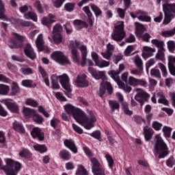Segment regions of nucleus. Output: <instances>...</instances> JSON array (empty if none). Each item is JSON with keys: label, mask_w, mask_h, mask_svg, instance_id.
<instances>
[{"label": "nucleus", "mask_w": 175, "mask_h": 175, "mask_svg": "<svg viewBox=\"0 0 175 175\" xmlns=\"http://www.w3.org/2000/svg\"><path fill=\"white\" fill-rule=\"evenodd\" d=\"M158 67L161 69L163 77H166V76H167V70L166 69V66L162 63H159Z\"/></svg>", "instance_id": "5fc2aeb1"}, {"label": "nucleus", "mask_w": 175, "mask_h": 175, "mask_svg": "<svg viewBox=\"0 0 175 175\" xmlns=\"http://www.w3.org/2000/svg\"><path fill=\"white\" fill-rule=\"evenodd\" d=\"M6 9L5 8V3L2 0H0V20L5 18V12Z\"/></svg>", "instance_id": "37998d69"}, {"label": "nucleus", "mask_w": 175, "mask_h": 175, "mask_svg": "<svg viewBox=\"0 0 175 175\" xmlns=\"http://www.w3.org/2000/svg\"><path fill=\"white\" fill-rule=\"evenodd\" d=\"M58 79H59L60 84L64 90L65 95H66L68 98H72V89L70 88V83H69V77L66 74L59 76H57V75H51V80L52 90H59Z\"/></svg>", "instance_id": "f03ea898"}, {"label": "nucleus", "mask_w": 175, "mask_h": 175, "mask_svg": "<svg viewBox=\"0 0 175 175\" xmlns=\"http://www.w3.org/2000/svg\"><path fill=\"white\" fill-rule=\"evenodd\" d=\"M105 159L108 162V166L110 169H113V166L114 165V160L113 157L110 154H105Z\"/></svg>", "instance_id": "8fccbe9b"}, {"label": "nucleus", "mask_w": 175, "mask_h": 175, "mask_svg": "<svg viewBox=\"0 0 175 175\" xmlns=\"http://www.w3.org/2000/svg\"><path fill=\"white\" fill-rule=\"evenodd\" d=\"M151 76H154V77H157L158 79H161V72L158 69L153 68L150 70Z\"/></svg>", "instance_id": "052dcab7"}, {"label": "nucleus", "mask_w": 175, "mask_h": 175, "mask_svg": "<svg viewBox=\"0 0 175 175\" xmlns=\"http://www.w3.org/2000/svg\"><path fill=\"white\" fill-rule=\"evenodd\" d=\"M58 124H59V120L58 118H53L51 120V122H50L51 126H52V128H53L54 129L57 128V126L58 125Z\"/></svg>", "instance_id": "680f3d73"}, {"label": "nucleus", "mask_w": 175, "mask_h": 175, "mask_svg": "<svg viewBox=\"0 0 175 175\" xmlns=\"http://www.w3.org/2000/svg\"><path fill=\"white\" fill-rule=\"evenodd\" d=\"M24 53L27 57L30 58V59H35V58H36V53H35L31 44H26L24 49Z\"/></svg>", "instance_id": "dca6fc26"}, {"label": "nucleus", "mask_w": 175, "mask_h": 175, "mask_svg": "<svg viewBox=\"0 0 175 175\" xmlns=\"http://www.w3.org/2000/svg\"><path fill=\"white\" fill-rule=\"evenodd\" d=\"M135 92H137L136 95L134 97V99L138 102L141 106H143L144 105V102H146L148 98H150V95L147 94L144 91V90L142 88H135Z\"/></svg>", "instance_id": "1a4fd4ad"}, {"label": "nucleus", "mask_w": 175, "mask_h": 175, "mask_svg": "<svg viewBox=\"0 0 175 175\" xmlns=\"http://www.w3.org/2000/svg\"><path fill=\"white\" fill-rule=\"evenodd\" d=\"M162 131H163L165 137H170V135H172V128H170L169 126H165L163 128Z\"/></svg>", "instance_id": "13d9d810"}, {"label": "nucleus", "mask_w": 175, "mask_h": 175, "mask_svg": "<svg viewBox=\"0 0 175 175\" xmlns=\"http://www.w3.org/2000/svg\"><path fill=\"white\" fill-rule=\"evenodd\" d=\"M62 31H63L62 26L61 25L57 24L55 26H53L52 33L53 34L61 33Z\"/></svg>", "instance_id": "de8ad7c7"}, {"label": "nucleus", "mask_w": 175, "mask_h": 175, "mask_svg": "<svg viewBox=\"0 0 175 175\" xmlns=\"http://www.w3.org/2000/svg\"><path fill=\"white\" fill-rule=\"evenodd\" d=\"M129 14L132 18H137L139 21L145 23H150L151 21V17L148 16V14L140 10H137L135 14L133 12H129Z\"/></svg>", "instance_id": "9d476101"}, {"label": "nucleus", "mask_w": 175, "mask_h": 175, "mask_svg": "<svg viewBox=\"0 0 175 175\" xmlns=\"http://www.w3.org/2000/svg\"><path fill=\"white\" fill-rule=\"evenodd\" d=\"M13 39L10 40L9 46L10 49H16L23 46V42H26L25 36H21L17 33H12Z\"/></svg>", "instance_id": "6e6552de"}, {"label": "nucleus", "mask_w": 175, "mask_h": 175, "mask_svg": "<svg viewBox=\"0 0 175 175\" xmlns=\"http://www.w3.org/2000/svg\"><path fill=\"white\" fill-rule=\"evenodd\" d=\"M51 58L55 61V62H57V64H59L60 65H70V60L65 55L64 53L61 51H54L51 55Z\"/></svg>", "instance_id": "0eeeda50"}, {"label": "nucleus", "mask_w": 175, "mask_h": 175, "mask_svg": "<svg viewBox=\"0 0 175 175\" xmlns=\"http://www.w3.org/2000/svg\"><path fill=\"white\" fill-rule=\"evenodd\" d=\"M151 43L159 49H163V42L161 40L154 39L151 41Z\"/></svg>", "instance_id": "864d4df0"}, {"label": "nucleus", "mask_w": 175, "mask_h": 175, "mask_svg": "<svg viewBox=\"0 0 175 175\" xmlns=\"http://www.w3.org/2000/svg\"><path fill=\"white\" fill-rule=\"evenodd\" d=\"M95 66L100 68H107L108 66H110V62L105 59H98V61L95 64Z\"/></svg>", "instance_id": "f704fd0d"}, {"label": "nucleus", "mask_w": 175, "mask_h": 175, "mask_svg": "<svg viewBox=\"0 0 175 175\" xmlns=\"http://www.w3.org/2000/svg\"><path fill=\"white\" fill-rule=\"evenodd\" d=\"M75 83L77 87H88V81L87 80V75L84 74H80L77 75Z\"/></svg>", "instance_id": "ddd939ff"}, {"label": "nucleus", "mask_w": 175, "mask_h": 175, "mask_svg": "<svg viewBox=\"0 0 175 175\" xmlns=\"http://www.w3.org/2000/svg\"><path fill=\"white\" fill-rule=\"evenodd\" d=\"M69 48L71 50V58L75 64H80V53L79 49L81 53V57H87L88 52L87 51V46L80 44V42L75 40L70 41Z\"/></svg>", "instance_id": "7ed1b4c3"}, {"label": "nucleus", "mask_w": 175, "mask_h": 175, "mask_svg": "<svg viewBox=\"0 0 175 175\" xmlns=\"http://www.w3.org/2000/svg\"><path fill=\"white\" fill-rule=\"evenodd\" d=\"M156 50L154 48H151L150 46H144L143 47V52H142V57L145 59L150 57H152L154 55V53H155Z\"/></svg>", "instance_id": "f3484780"}, {"label": "nucleus", "mask_w": 175, "mask_h": 175, "mask_svg": "<svg viewBox=\"0 0 175 175\" xmlns=\"http://www.w3.org/2000/svg\"><path fill=\"white\" fill-rule=\"evenodd\" d=\"M166 165L167 166V167H173L175 165V159L174 157L173 156L170 157L166 162Z\"/></svg>", "instance_id": "3c124183"}, {"label": "nucleus", "mask_w": 175, "mask_h": 175, "mask_svg": "<svg viewBox=\"0 0 175 175\" xmlns=\"http://www.w3.org/2000/svg\"><path fill=\"white\" fill-rule=\"evenodd\" d=\"M126 36V33L124 31V21L118 22L115 26V30L111 33V39L115 42H121Z\"/></svg>", "instance_id": "423d86ee"}, {"label": "nucleus", "mask_w": 175, "mask_h": 175, "mask_svg": "<svg viewBox=\"0 0 175 175\" xmlns=\"http://www.w3.org/2000/svg\"><path fill=\"white\" fill-rule=\"evenodd\" d=\"M36 112V111H35L34 109H31L28 107L23 108V113L25 116V117H27V118H32L33 114H35Z\"/></svg>", "instance_id": "72a5a7b5"}, {"label": "nucleus", "mask_w": 175, "mask_h": 175, "mask_svg": "<svg viewBox=\"0 0 175 175\" xmlns=\"http://www.w3.org/2000/svg\"><path fill=\"white\" fill-rule=\"evenodd\" d=\"M139 79L135 78L133 76H130L128 78L127 83L131 87H137V81Z\"/></svg>", "instance_id": "ea45409f"}, {"label": "nucleus", "mask_w": 175, "mask_h": 175, "mask_svg": "<svg viewBox=\"0 0 175 175\" xmlns=\"http://www.w3.org/2000/svg\"><path fill=\"white\" fill-rule=\"evenodd\" d=\"M92 12H94L96 17H99V16H102V10H100V9L96 6L95 4H92L90 6Z\"/></svg>", "instance_id": "a19ab883"}, {"label": "nucleus", "mask_w": 175, "mask_h": 175, "mask_svg": "<svg viewBox=\"0 0 175 175\" xmlns=\"http://www.w3.org/2000/svg\"><path fill=\"white\" fill-rule=\"evenodd\" d=\"M59 155L64 161H70V158H72L70 153L66 150H62L59 152Z\"/></svg>", "instance_id": "c756f323"}, {"label": "nucleus", "mask_w": 175, "mask_h": 175, "mask_svg": "<svg viewBox=\"0 0 175 175\" xmlns=\"http://www.w3.org/2000/svg\"><path fill=\"white\" fill-rule=\"evenodd\" d=\"M52 2L53 3V6L56 8L57 9H59L62 5H64V1L62 0H52Z\"/></svg>", "instance_id": "e2e57ef3"}, {"label": "nucleus", "mask_w": 175, "mask_h": 175, "mask_svg": "<svg viewBox=\"0 0 175 175\" xmlns=\"http://www.w3.org/2000/svg\"><path fill=\"white\" fill-rule=\"evenodd\" d=\"M31 135L32 137H33V139L43 140V139L44 138L43 133L38 127L33 128L31 131Z\"/></svg>", "instance_id": "a211bd4d"}, {"label": "nucleus", "mask_w": 175, "mask_h": 175, "mask_svg": "<svg viewBox=\"0 0 175 175\" xmlns=\"http://www.w3.org/2000/svg\"><path fill=\"white\" fill-rule=\"evenodd\" d=\"M92 173L94 174V175H106V174L105 173V170H103L102 167H99V168H97L96 170H94L92 171Z\"/></svg>", "instance_id": "69168bd1"}, {"label": "nucleus", "mask_w": 175, "mask_h": 175, "mask_svg": "<svg viewBox=\"0 0 175 175\" xmlns=\"http://www.w3.org/2000/svg\"><path fill=\"white\" fill-rule=\"evenodd\" d=\"M109 104L112 111H114V110L117 109H120V104L116 100H109Z\"/></svg>", "instance_id": "09e8293b"}, {"label": "nucleus", "mask_w": 175, "mask_h": 175, "mask_svg": "<svg viewBox=\"0 0 175 175\" xmlns=\"http://www.w3.org/2000/svg\"><path fill=\"white\" fill-rule=\"evenodd\" d=\"M21 83L23 87H26L27 88H35L36 87V83L31 79L23 80Z\"/></svg>", "instance_id": "2f4dec72"}, {"label": "nucleus", "mask_w": 175, "mask_h": 175, "mask_svg": "<svg viewBox=\"0 0 175 175\" xmlns=\"http://www.w3.org/2000/svg\"><path fill=\"white\" fill-rule=\"evenodd\" d=\"M130 73L135 76H142L143 74V68H138V70H130Z\"/></svg>", "instance_id": "bf43d9fd"}, {"label": "nucleus", "mask_w": 175, "mask_h": 175, "mask_svg": "<svg viewBox=\"0 0 175 175\" xmlns=\"http://www.w3.org/2000/svg\"><path fill=\"white\" fill-rule=\"evenodd\" d=\"M154 154L159 155V158H165L166 155L169 154V149L167 145L162 139V137L159 135H157L154 137Z\"/></svg>", "instance_id": "20e7f679"}, {"label": "nucleus", "mask_w": 175, "mask_h": 175, "mask_svg": "<svg viewBox=\"0 0 175 175\" xmlns=\"http://www.w3.org/2000/svg\"><path fill=\"white\" fill-rule=\"evenodd\" d=\"M156 58L158 59H160L161 61H163L165 59V49H159L157 55H156Z\"/></svg>", "instance_id": "49530a36"}, {"label": "nucleus", "mask_w": 175, "mask_h": 175, "mask_svg": "<svg viewBox=\"0 0 175 175\" xmlns=\"http://www.w3.org/2000/svg\"><path fill=\"white\" fill-rule=\"evenodd\" d=\"M50 42H53L55 44H60V43H64V37L61 33L53 34L52 39L51 38L49 37Z\"/></svg>", "instance_id": "b1692460"}, {"label": "nucleus", "mask_w": 175, "mask_h": 175, "mask_svg": "<svg viewBox=\"0 0 175 175\" xmlns=\"http://www.w3.org/2000/svg\"><path fill=\"white\" fill-rule=\"evenodd\" d=\"M74 27L75 29L80 31V29H83V28H85L87 27V23L81 20H75L73 21Z\"/></svg>", "instance_id": "cd10ccee"}, {"label": "nucleus", "mask_w": 175, "mask_h": 175, "mask_svg": "<svg viewBox=\"0 0 175 175\" xmlns=\"http://www.w3.org/2000/svg\"><path fill=\"white\" fill-rule=\"evenodd\" d=\"M116 96L120 102L122 103V108L123 109L124 113H125L127 116H132L133 112L131 110H129L128 107V103L124 102V96L120 92H116Z\"/></svg>", "instance_id": "f8f14e48"}, {"label": "nucleus", "mask_w": 175, "mask_h": 175, "mask_svg": "<svg viewBox=\"0 0 175 175\" xmlns=\"http://www.w3.org/2000/svg\"><path fill=\"white\" fill-rule=\"evenodd\" d=\"M90 161L92 163V172L100 167V163L96 158H90Z\"/></svg>", "instance_id": "4c0bfd02"}, {"label": "nucleus", "mask_w": 175, "mask_h": 175, "mask_svg": "<svg viewBox=\"0 0 175 175\" xmlns=\"http://www.w3.org/2000/svg\"><path fill=\"white\" fill-rule=\"evenodd\" d=\"M33 148L36 151L40 152V154H43L44 152H46L47 151V148L44 145L36 144L33 145Z\"/></svg>", "instance_id": "c9c22d12"}, {"label": "nucleus", "mask_w": 175, "mask_h": 175, "mask_svg": "<svg viewBox=\"0 0 175 175\" xmlns=\"http://www.w3.org/2000/svg\"><path fill=\"white\" fill-rule=\"evenodd\" d=\"M175 34V27L171 30H167L162 32L163 36L165 38H170L171 36H174Z\"/></svg>", "instance_id": "c03bdc74"}, {"label": "nucleus", "mask_w": 175, "mask_h": 175, "mask_svg": "<svg viewBox=\"0 0 175 175\" xmlns=\"http://www.w3.org/2000/svg\"><path fill=\"white\" fill-rule=\"evenodd\" d=\"M55 21H57L55 16L50 14L48 16L42 18L41 24H42V25H45L46 27H50V25H51V24L53 23H55Z\"/></svg>", "instance_id": "4468645a"}, {"label": "nucleus", "mask_w": 175, "mask_h": 175, "mask_svg": "<svg viewBox=\"0 0 175 175\" xmlns=\"http://www.w3.org/2000/svg\"><path fill=\"white\" fill-rule=\"evenodd\" d=\"M19 156L22 158H29L31 157V152L27 149H24L19 152Z\"/></svg>", "instance_id": "4d7b16f0"}, {"label": "nucleus", "mask_w": 175, "mask_h": 175, "mask_svg": "<svg viewBox=\"0 0 175 175\" xmlns=\"http://www.w3.org/2000/svg\"><path fill=\"white\" fill-rule=\"evenodd\" d=\"M64 145L67 147V148H69L70 151L73 152L74 154H77V148L76 147V145L75 144V142L72 139H66L64 141Z\"/></svg>", "instance_id": "5701e85b"}, {"label": "nucleus", "mask_w": 175, "mask_h": 175, "mask_svg": "<svg viewBox=\"0 0 175 175\" xmlns=\"http://www.w3.org/2000/svg\"><path fill=\"white\" fill-rule=\"evenodd\" d=\"M24 18L26 20H32L33 21H35V23L38 22V16L35 12H29L27 13H25L24 14Z\"/></svg>", "instance_id": "473e14b6"}, {"label": "nucleus", "mask_w": 175, "mask_h": 175, "mask_svg": "<svg viewBox=\"0 0 175 175\" xmlns=\"http://www.w3.org/2000/svg\"><path fill=\"white\" fill-rule=\"evenodd\" d=\"M64 9L67 12H73V10L75 9V3H68L65 4Z\"/></svg>", "instance_id": "0e129e2a"}, {"label": "nucleus", "mask_w": 175, "mask_h": 175, "mask_svg": "<svg viewBox=\"0 0 175 175\" xmlns=\"http://www.w3.org/2000/svg\"><path fill=\"white\" fill-rule=\"evenodd\" d=\"M163 10L164 14L175 13V3L169 4L168 3H164L163 4Z\"/></svg>", "instance_id": "6ab92c4d"}, {"label": "nucleus", "mask_w": 175, "mask_h": 175, "mask_svg": "<svg viewBox=\"0 0 175 175\" xmlns=\"http://www.w3.org/2000/svg\"><path fill=\"white\" fill-rule=\"evenodd\" d=\"M118 85L119 88H121L122 90L124 91V92L129 93V92H131V91H132V87H131L128 85H125V83H124L121 81L120 82H118Z\"/></svg>", "instance_id": "58836bf2"}, {"label": "nucleus", "mask_w": 175, "mask_h": 175, "mask_svg": "<svg viewBox=\"0 0 175 175\" xmlns=\"http://www.w3.org/2000/svg\"><path fill=\"white\" fill-rule=\"evenodd\" d=\"M10 87L5 84H0V95H8Z\"/></svg>", "instance_id": "e433bc0d"}, {"label": "nucleus", "mask_w": 175, "mask_h": 175, "mask_svg": "<svg viewBox=\"0 0 175 175\" xmlns=\"http://www.w3.org/2000/svg\"><path fill=\"white\" fill-rule=\"evenodd\" d=\"M44 44V40H43V34L40 33L38 36L36 40V45L38 51L43 50V45Z\"/></svg>", "instance_id": "a878e982"}, {"label": "nucleus", "mask_w": 175, "mask_h": 175, "mask_svg": "<svg viewBox=\"0 0 175 175\" xmlns=\"http://www.w3.org/2000/svg\"><path fill=\"white\" fill-rule=\"evenodd\" d=\"M7 166L3 167L6 175H17L21 170V163L14 161L12 159L6 161Z\"/></svg>", "instance_id": "39448f33"}, {"label": "nucleus", "mask_w": 175, "mask_h": 175, "mask_svg": "<svg viewBox=\"0 0 175 175\" xmlns=\"http://www.w3.org/2000/svg\"><path fill=\"white\" fill-rule=\"evenodd\" d=\"M18 94H20V86H18V83L17 82H12L10 96H16Z\"/></svg>", "instance_id": "393cba45"}, {"label": "nucleus", "mask_w": 175, "mask_h": 175, "mask_svg": "<svg viewBox=\"0 0 175 175\" xmlns=\"http://www.w3.org/2000/svg\"><path fill=\"white\" fill-rule=\"evenodd\" d=\"M135 35L139 38V36H142V34L147 31L144 25H143L142 23H135Z\"/></svg>", "instance_id": "aec40b11"}, {"label": "nucleus", "mask_w": 175, "mask_h": 175, "mask_svg": "<svg viewBox=\"0 0 175 175\" xmlns=\"http://www.w3.org/2000/svg\"><path fill=\"white\" fill-rule=\"evenodd\" d=\"M13 129H14V131H16V132H18L19 133H25V129H24L23 124L17 122L16 120H15L13 122Z\"/></svg>", "instance_id": "bb28decb"}, {"label": "nucleus", "mask_w": 175, "mask_h": 175, "mask_svg": "<svg viewBox=\"0 0 175 175\" xmlns=\"http://www.w3.org/2000/svg\"><path fill=\"white\" fill-rule=\"evenodd\" d=\"M157 96L159 98L158 103H161L162 105H165L167 106L169 105V101L166 99L165 96H163V93L159 92L157 93Z\"/></svg>", "instance_id": "7c9ffc66"}, {"label": "nucleus", "mask_w": 175, "mask_h": 175, "mask_svg": "<svg viewBox=\"0 0 175 175\" xmlns=\"http://www.w3.org/2000/svg\"><path fill=\"white\" fill-rule=\"evenodd\" d=\"M172 18H173V16L171 14H169V12L167 14H165V18L163 24H164V25H167V24L172 21Z\"/></svg>", "instance_id": "6e6d98bb"}, {"label": "nucleus", "mask_w": 175, "mask_h": 175, "mask_svg": "<svg viewBox=\"0 0 175 175\" xmlns=\"http://www.w3.org/2000/svg\"><path fill=\"white\" fill-rule=\"evenodd\" d=\"M64 109L68 114H72L75 121L84 127L85 129L90 131V129L95 126L96 117H95V115H94V112L90 111L89 116H87L83 110L79 108H75L70 104L64 105Z\"/></svg>", "instance_id": "f257e3e1"}, {"label": "nucleus", "mask_w": 175, "mask_h": 175, "mask_svg": "<svg viewBox=\"0 0 175 175\" xmlns=\"http://www.w3.org/2000/svg\"><path fill=\"white\" fill-rule=\"evenodd\" d=\"M33 120L35 122H37V124H42L43 122V117L42 116L39 115L36 111L35 113L32 116Z\"/></svg>", "instance_id": "79ce46f5"}, {"label": "nucleus", "mask_w": 175, "mask_h": 175, "mask_svg": "<svg viewBox=\"0 0 175 175\" xmlns=\"http://www.w3.org/2000/svg\"><path fill=\"white\" fill-rule=\"evenodd\" d=\"M143 131L146 142L151 140V139L152 138V135H154V131L152 130V129L146 126L144 127Z\"/></svg>", "instance_id": "412c9836"}, {"label": "nucleus", "mask_w": 175, "mask_h": 175, "mask_svg": "<svg viewBox=\"0 0 175 175\" xmlns=\"http://www.w3.org/2000/svg\"><path fill=\"white\" fill-rule=\"evenodd\" d=\"M5 105L12 113H18V105L16 103L8 102V100H4Z\"/></svg>", "instance_id": "4be33fe9"}, {"label": "nucleus", "mask_w": 175, "mask_h": 175, "mask_svg": "<svg viewBox=\"0 0 175 175\" xmlns=\"http://www.w3.org/2000/svg\"><path fill=\"white\" fill-rule=\"evenodd\" d=\"M134 62L137 68H143V61L139 55H136L134 59Z\"/></svg>", "instance_id": "603ef678"}, {"label": "nucleus", "mask_w": 175, "mask_h": 175, "mask_svg": "<svg viewBox=\"0 0 175 175\" xmlns=\"http://www.w3.org/2000/svg\"><path fill=\"white\" fill-rule=\"evenodd\" d=\"M20 71L21 72V73H23V75H25L26 76H28V75H32V68H21Z\"/></svg>", "instance_id": "338daca9"}, {"label": "nucleus", "mask_w": 175, "mask_h": 175, "mask_svg": "<svg viewBox=\"0 0 175 175\" xmlns=\"http://www.w3.org/2000/svg\"><path fill=\"white\" fill-rule=\"evenodd\" d=\"M108 75L110 76V77H111V79H113V80H114V81H116V83H117V84L121 81V80H120V77H118L120 72L117 70H109L108 71Z\"/></svg>", "instance_id": "c85d7f7f"}, {"label": "nucleus", "mask_w": 175, "mask_h": 175, "mask_svg": "<svg viewBox=\"0 0 175 175\" xmlns=\"http://www.w3.org/2000/svg\"><path fill=\"white\" fill-rule=\"evenodd\" d=\"M10 23H12L15 27H18V25H22V27H31L32 23L29 21H25L23 19H15L12 18L10 19Z\"/></svg>", "instance_id": "2eb2a0df"}, {"label": "nucleus", "mask_w": 175, "mask_h": 175, "mask_svg": "<svg viewBox=\"0 0 175 175\" xmlns=\"http://www.w3.org/2000/svg\"><path fill=\"white\" fill-rule=\"evenodd\" d=\"M167 48L170 51H174L175 50V42L173 40L167 42Z\"/></svg>", "instance_id": "774afa93"}, {"label": "nucleus", "mask_w": 175, "mask_h": 175, "mask_svg": "<svg viewBox=\"0 0 175 175\" xmlns=\"http://www.w3.org/2000/svg\"><path fill=\"white\" fill-rule=\"evenodd\" d=\"M25 105L27 106H31L32 107H38L39 104L34 99L27 98L25 100Z\"/></svg>", "instance_id": "a18cd8bd"}, {"label": "nucleus", "mask_w": 175, "mask_h": 175, "mask_svg": "<svg viewBox=\"0 0 175 175\" xmlns=\"http://www.w3.org/2000/svg\"><path fill=\"white\" fill-rule=\"evenodd\" d=\"M106 90H107L109 95H111V94H113V86L111 85V83H110V82L109 81H103L98 90V96L102 98L103 95H105Z\"/></svg>", "instance_id": "9b49d317"}]
</instances>
